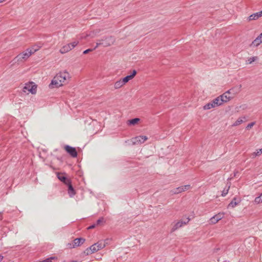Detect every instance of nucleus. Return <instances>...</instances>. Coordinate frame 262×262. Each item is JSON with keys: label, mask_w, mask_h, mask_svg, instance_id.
<instances>
[{"label": "nucleus", "mask_w": 262, "mask_h": 262, "mask_svg": "<svg viewBox=\"0 0 262 262\" xmlns=\"http://www.w3.org/2000/svg\"><path fill=\"white\" fill-rule=\"evenodd\" d=\"M69 78V74L67 72H60L56 74L49 84L50 88H58L63 85L67 79Z\"/></svg>", "instance_id": "f257e3e1"}, {"label": "nucleus", "mask_w": 262, "mask_h": 262, "mask_svg": "<svg viewBox=\"0 0 262 262\" xmlns=\"http://www.w3.org/2000/svg\"><path fill=\"white\" fill-rule=\"evenodd\" d=\"M107 241L108 239H106L105 241H99L97 243L92 245L90 247L86 249L84 251V253L85 255H88L103 249L105 247L106 244H107L106 242Z\"/></svg>", "instance_id": "f03ea898"}, {"label": "nucleus", "mask_w": 262, "mask_h": 262, "mask_svg": "<svg viewBox=\"0 0 262 262\" xmlns=\"http://www.w3.org/2000/svg\"><path fill=\"white\" fill-rule=\"evenodd\" d=\"M115 41V38L112 36H107L102 38L101 40H97L96 42V46L95 49L100 46L106 47L113 45Z\"/></svg>", "instance_id": "7ed1b4c3"}, {"label": "nucleus", "mask_w": 262, "mask_h": 262, "mask_svg": "<svg viewBox=\"0 0 262 262\" xmlns=\"http://www.w3.org/2000/svg\"><path fill=\"white\" fill-rule=\"evenodd\" d=\"M31 55H32V52H29V49H27L25 52L19 54L17 56H16L14 59V61L15 62H24L25 61H26Z\"/></svg>", "instance_id": "20e7f679"}, {"label": "nucleus", "mask_w": 262, "mask_h": 262, "mask_svg": "<svg viewBox=\"0 0 262 262\" xmlns=\"http://www.w3.org/2000/svg\"><path fill=\"white\" fill-rule=\"evenodd\" d=\"M222 104V100H220L219 98L217 97V98L212 100L211 102L205 105L203 107V108L204 110H209L212 108L221 105Z\"/></svg>", "instance_id": "39448f33"}, {"label": "nucleus", "mask_w": 262, "mask_h": 262, "mask_svg": "<svg viewBox=\"0 0 262 262\" xmlns=\"http://www.w3.org/2000/svg\"><path fill=\"white\" fill-rule=\"evenodd\" d=\"M191 188L190 185H186L184 186H182L173 189H172L170 191V193L171 195L179 194L182 192L187 191L190 189Z\"/></svg>", "instance_id": "423d86ee"}, {"label": "nucleus", "mask_w": 262, "mask_h": 262, "mask_svg": "<svg viewBox=\"0 0 262 262\" xmlns=\"http://www.w3.org/2000/svg\"><path fill=\"white\" fill-rule=\"evenodd\" d=\"M147 139L145 136H137L132 139L131 141L133 144L138 145L144 143Z\"/></svg>", "instance_id": "0eeeda50"}, {"label": "nucleus", "mask_w": 262, "mask_h": 262, "mask_svg": "<svg viewBox=\"0 0 262 262\" xmlns=\"http://www.w3.org/2000/svg\"><path fill=\"white\" fill-rule=\"evenodd\" d=\"M27 91L34 94L36 93V86L32 85V83H27L23 88V92L26 93Z\"/></svg>", "instance_id": "6e6552de"}, {"label": "nucleus", "mask_w": 262, "mask_h": 262, "mask_svg": "<svg viewBox=\"0 0 262 262\" xmlns=\"http://www.w3.org/2000/svg\"><path fill=\"white\" fill-rule=\"evenodd\" d=\"M64 149L72 157L76 158L77 156V152L76 148L69 145H66Z\"/></svg>", "instance_id": "1a4fd4ad"}, {"label": "nucleus", "mask_w": 262, "mask_h": 262, "mask_svg": "<svg viewBox=\"0 0 262 262\" xmlns=\"http://www.w3.org/2000/svg\"><path fill=\"white\" fill-rule=\"evenodd\" d=\"M224 214L223 213H219L213 216H212L210 219V223L212 224H215L222 219L223 218Z\"/></svg>", "instance_id": "9d476101"}, {"label": "nucleus", "mask_w": 262, "mask_h": 262, "mask_svg": "<svg viewBox=\"0 0 262 262\" xmlns=\"http://www.w3.org/2000/svg\"><path fill=\"white\" fill-rule=\"evenodd\" d=\"M220 100H222V104L223 102H227L233 98V96L228 95V92H225L222 95L218 97Z\"/></svg>", "instance_id": "9b49d317"}, {"label": "nucleus", "mask_w": 262, "mask_h": 262, "mask_svg": "<svg viewBox=\"0 0 262 262\" xmlns=\"http://www.w3.org/2000/svg\"><path fill=\"white\" fill-rule=\"evenodd\" d=\"M189 219L187 218L185 221H180L177 222L175 225L172 227L171 230L174 231L178 229V228L182 227L183 225H186L189 221Z\"/></svg>", "instance_id": "f8f14e48"}, {"label": "nucleus", "mask_w": 262, "mask_h": 262, "mask_svg": "<svg viewBox=\"0 0 262 262\" xmlns=\"http://www.w3.org/2000/svg\"><path fill=\"white\" fill-rule=\"evenodd\" d=\"M262 43V40L259 35L252 42L250 45V47H258L260 43Z\"/></svg>", "instance_id": "ddd939ff"}, {"label": "nucleus", "mask_w": 262, "mask_h": 262, "mask_svg": "<svg viewBox=\"0 0 262 262\" xmlns=\"http://www.w3.org/2000/svg\"><path fill=\"white\" fill-rule=\"evenodd\" d=\"M85 242V239L83 238H77L74 240L73 247L79 246Z\"/></svg>", "instance_id": "4468645a"}, {"label": "nucleus", "mask_w": 262, "mask_h": 262, "mask_svg": "<svg viewBox=\"0 0 262 262\" xmlns=\"http://www.w3.org/2000/svg\"><path fill=\"white\" fill-rule=\"evenodd\" d=\"M68 186V193L70 197H73L75 194V191L70 182L69 183L67 184Z\"/></svg>", "instance_id": "2eb2a0df"}, {"label": "nucleus", "mask_w": 262, "mask_h": 262, "mask_svg": "<svg viewBox=\"0 0 262 262\" xmlns=\"http://www.w3.org/2000/svg\"><path fill=\"white\" fill-rule=\"evenodd\" d=\"M260 12H256L255 13H253V14H251V15H250L248 17V20L251 21V20L257 19L258 18L262 16L261 15H260Z\"/></svg>", "instance_id": "dca6fc26"}, {"label": "nucleus", "mask_w": 262, "mask_h": 262, "mask_svg": "<svg viewBox=\"0 0 262 262\" xmlns=\"http://www.w3.org/2000/svg\"><path fill=\"white\" fill-rule=\"evenodd\" d=\"M72 50V48H71V45H69V43L64 46L62 48H61L60 50V52L61 54L66 53L70 50Z\"/></svg>", "instance_id": "f3484780"}, {"label": "nucleus", "mask_w": 262, "mask_h": 262, "mask_svg": "<svg viewBox=\"0 0 262 262\" xmlns=\"http://www.w3.org/2000/svg\"><path fill=\"white\" fill-rule=\"evenodd\" d=\"M124 83L123 82L122 79H120L115 83L114 88L115 89H118L122 87Z\"/></svg>", "instance_id": "a211bd4d"}, {"label": "nucleus", "mask_w": 262, "mask_h": 262, "mask_svg": "<svg viewBox=\"0 0 262 262\" xmlns=\"http://www.w3.org/2000/svg\"><path fill=\"white\" fill-rule=\"evenodd\" d=\"M40 46H39L38 45H34L31 48H28V49H29V52H32L33 54L35 52L37 51L40 48Z\"/></svg>", "instance_id": "6ab92c4d"}, {"label": "nucleus", "mask_w": 262, "mask_h": 262, "mask_svg": "<svg viewBox=\"0 0 262 262\" xmlns=\"http://www.w3.org/2000/svg\"><path fill=\"white\" fill-rule=\"evenodd\" d=\"M58 178L62 182H64L66 184L69 183L70 182L69 179L63 176H60L59 174L57 175Z\"/></svg>", "instance_id": "aec40b11"}, {"label": "nucleus", "mask_w": 262, "mask_h": 262, "mask_svg": "<svg viewBox=\"0 0 262 262\" xmlns=\"http://www.w3.org/2000/svg\"><path fill=\"white\" fill-rule=\"evenodd\" d=\"M262 154V148L257 150L256 152H254L251 154V157L252 158H255L256 156H259Z\"/></svg>", "instance_id": "412c9836"}, {"label": "nucleus", "mask_w": 262, "mask_h": 262, "mask_svg": "<svg viewBox=\"0 0 262 262\" xmlns=\"http://www.w3.org/2000/svg\"><path fill=\"white\" fill-rule=\"evenodd\" d=\"M245 119V117L238 118L237 120L234 123L233 126H237L241 124V123L244 122V119Z\"/></svg>", "instance_id": "4be33fe9"}, {"label": "nucleus", "mask_w": 262, "mask_h": 262, "mask_svg": "<svg viewBox=\"0 0 262 262\" xmlns=\"http://www.w3.org/2000/svg\"><path fill=\"white\" fill-rule=\"evenodd\" d=\"M236 199L234 198V199L229 203L228 205V208H233L235 207L237 204H238V202H236Z\"/></svg>", "instance_id": "5701e85b"}, {"label": "nucleus", "mask_w": 262, "mask_h": 262, "mask_svg": "<svg viewBox=\"0 0 262 262\" xmlns=\"http://www.w3.org/2000/svg\"><path fill=\"white\" fill-rule=\"evenodd\" d=\"M257 56H253V57H250L248 60H247V63L248 64H251L253 62H254V61H255L257 59Z\"/></svg>", "instance_id": "b1692460"}, {"label": "nucleus", "mask_w": 262, "mask_h": 262, "mask_svg": "<svg viewBox=\"0 0 262 262\" xmlns=\"http://www.w3.org/2000/svg\"><path fill=\"white\" fill-rule=\"evenodd\" d=\"M139 121V118H134L129 120V124L130 125H135Z\"/></svg>", "instance_id": "393cba45"}, {"label": "nucleus", "mask_w": 262, "mask_h": 262, "mask_svg": "<svg viewBox=\"0 0 262 262\" xmlns=\"http://www.w3.org/2000/svg\"><path fill=\"white\" fill-rule=\"evenodd\" d=\"M226 92H228V95H231V96H233V97L235 94H236L238 92L235 91L234 89H231L227 91Z\"/></svg>", "instance_id": "a878e982"}, {"label": "nucleus", "mask_w": 262, "mask_h": 262, "mask_svg": "<svg viewBox=\"0 0 262 262\" xmlns=\"http://www.w3.org/2000/svg\"><path fill=\"white\" fill-rule=\"evenodd\" d=\"M133 78L131 77V76L129 75H127V76L123 78L122 80L123 81V82L124 83V84L127 83L129 80L132 79Z\"/></svg>", "instance_id": "bb28decb"}, {"label": "nucleus", "mask_w": 262, "mask_h": 262, "mask_svg": "<svg viewBox=\"0 0 262 262\" xmlns=\"http://www.w3.org/2000/svg\"><path fill=\"white\" fill-rule=\"evenodd\" d=\"M254 202L256 204H259L260 203H262V200L259 195L255 198L254 200Z\"/></svg>", "instance_id": "cd10ccee"}, {"label": "nucleus", "mask_w": 262, "mask_h": 262, "mask_svg": "<svg viewBox=\"0 0 262 262\" xmlns=\"http://www.w3.org/2000/svg\"><path fill=\"white\" fill-rule=\"evenodd\" d=\"M78 41H74L72 43H69V45H71V48L72 49H73L75 47H76L77 44H78Z\"/></svg>", "instance_id": "c85d7f7f"}, {"label": "nucleus", "mask_w": 262, "mask_h": 262, "mask_svg": "<svg viewBox=\"0 0 262 262\" xmlns=\"http://www.w3.org/2000/svg\"><path fill=\"white\" fill-rule=\"evenodd\" d=\"M255 122H252L250 123H249L247 126H246V129H249L250 128H251L252 127H253L254 126V125L255 124Z\"/></svg>", "instance_id": "c756f323"}, {"label": "nucleus", "mask_w": 262, "mask_h": 262, "mask_svg": "<svg viewBox=\"0 0 262 262\" xmlns=\"http://www.w3.org/2000/svg\"><path fill=\"white\" fill-rule=\"evenodd\" d=\"M229 187H228V189H224L223 191H222V195L223 196H225L228 192V190H229Z\"/></svg>", "instance_id": "7c9ffc66"}, {"label": "nucleus", "mask_w": 262, "mask_h": 262, "mask_svg": "<svg viewBox=\"0 0 262 262\" xmlns=\"http://www.w3.org/2000/svg\"><path fill=\"white\" fill-rule=\"evenodd\" d=\"M103 222V218L102 217V218L98 219L96 223L95 224L96 225H98L100 224L101 223H102Z\"/></svg>", "instance_id": "2f4dec72"}, {"label": "nucleus", "mask_w": 262, "mask_h": 262, "mask_svg": "<svg viewBox=\"0 0 262 262\" xmlns=\"http://www.w3.org/2000/svg\"><path fill=\"white\" fill-rule=\"evenodd\" d=\"M53 259H54L53 257H50L49 258H47L42 261H40V262H51L52 260Z\"/></svg>", "instance_id": "473e14b6"}, {"label": "nucleus", "mask_w": 262, "mask_h": 262, "mask_svg": "<svg viewBox=\"0 0 262 262\" xmlns=\"http://www.w3.org/2000/svg\"><path fill=\"white\" fill-rule=\"evenodd\" d=\"M137 74V72L136 70H133V72H132V73L130 75V76H131V77L132 78H133Z\"/></svg>", "instance_id": "72a5a7b5"}, {"label": "nucleus", "mask_w": 262, "mask_h": 262, "mask_svg": "<svg viewBox=\"0 0 262 262\" xmlns=\"http://www.w3.org/2000/svg\"><path fill=\"white\" fill-rule=\"evenodd\" d=\"M93 50V49H87L86 50H85L84 52H83V54H87L90 51H92Z\"/></svg>", "instance_id": "f704fd0d"}, {"label": "nucleus", "mask_w": 262, "mask_h": 262, "mask_svg": "<svg viewBox=\"0 0 262 262\" xmlns=\"http://www.w3.org/2000/svg\"><path fill=\"white\" fill-rule=\"evenodd\" d=\"M96 226V225L95 224L89 226L88 228V229L90 230V229H93L95 227V226Z\"/></svg>", "instance_id": "c9c22d12"}, {"label": "nucleus", "mask_w": 262, "mask_h": 262, "mask_svg": "<svg viewBox=\"0 0 262 262\" xmlns=\"http://www.w3.org/2000/svg\"><path fill=\"white\" fill-rule=\"evenodd\" d=\"M3 258V256H2L1 255H0V261L2 260Z\"/></svg>", "instance_id": "e433bc0d"}, {"label": "nucleus", "mask_w": 262, "mask_h": 262, "mask_svg": "<svg viewBox=\"0 0 262 262\" xmlns=\"http://www.w3.org/2000/svg\"><path fill=\"white\" fill-rule=\"evenodd\" d=\"M259 36L260 37V39L262 40V33L259 35Z\"/></svg>", "instance_id": "4c0bfd02"}, {"label": "nucleus", "mask_w": 262, "mask_h": 262, "mask_svg": "<svg viewBox=\"0 0 262 262\" xmlns=\"http://www.w3.org/2000/svg\"><path fill=\"white\" fill-rule=\"evenodd\" d=\"M260 12V15H261L262 16V10L261 11L259 12Z\"/></svg>", "instance_id": "58836bf2"}, {"label": "nucleus", "mask_w": 262, "mask_h": 262, "mask_svg": "<svg viewBox=\"0 0 262 262\" xmlns=\"http://www.w3.org/2000/svg\"><path fill=\"white\" fill-rule=\"evenodd\" d=\"M2 2V0H0V3Z\"/></svg>", "instance_id": "ea45409f"}, {"label": "nucleus", "mask_w": 262, "mask_h": 262, "mask_svg": "<svg viewBox=\"0 0 262 262\" xmlns=\"http://www.w3.org/2000/svg\"><path fill=\"white\" fill-rule=\"evenodd\" d=\"M72 262H76V261H72Z\"/></svg>", "instance_id": "a19ab883"}]
</instances>
